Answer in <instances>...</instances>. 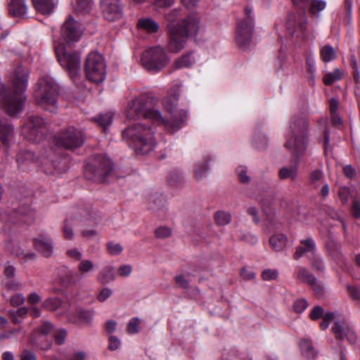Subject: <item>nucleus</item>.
<instances>
[{
    "instance_id": "obj_1",
    "label": "nucleus",
    "mask_w": 360,
    "mask_h": 360,
    "mask_svg": "<svg viewBox=\"0 0 360 360\" xmlns=\"http://www.w3.org/2000/svg\"><path fill=\"white\" fill-rule=\"evenodd\" d=\"M162 105L166 110L165 115L157 110L150 108L148 96L141 94L129 102L125 115L129 120L144 118L150 120L154 124L163 127L171 134L175 133L186 124L188 113L186 110L177 109L169 98L165 99Z\"/></svg>"
},
{
    "instance_id": "obj_2",
    "label": "nucleus",
    "mask_w": 360,
    "mask_h": 360,
    "mask_svg": "<svg viewBox=\"0 0 360 360\" xmlns=\"http://www.w3.org/2000/svg\"><path fill=\"white\" fill-rule=\"evenodd\" d=\"M308 122L302 117L295 116L290 122V130L286 136L285 147L297 160L291 165L281 167L278 169V176L281 180L290 179L295 181L299 174V158L305 152L307 147V134Z\"/></svg>"
},
{
    "instance_id": "obj_3",
    "label": "nucleus",
    "mask_w": 360,
    "mask_h": 360,
    "mask_svg": "<svg viewBox=\"0 0 360 360\" xmlns=\"http://www.w3.org/2000/svg\"><path fill=\"white\" fill-rule=\"evenodd\" d=\"M11 89H6L0 82V103L2 109L11 117H18L26 99L25 91L28 84V72L18 66L10 78Z\"/></svg>"
},
{
    "instance_id": "obj_4",
    "label": "nucleus",
    "mask_w": 360,
    "mask_h": 360,
    "mask_svg": "<svg viewBox=\"0 0 360 360\" xmlns=\"http://www.w3.org/2000/svg\"><path fill=\"white\" fill-rule=\"evenodd\" d=\"M293 4L300 6L302 11L297 13H290L286 22V27L292 36L304 39L308 37L307 32V16L305 8L309 6V12L312 15L323 11L326 7V2L323 0H292Z\"/></svg>"
},
{
    "instance_id": "obj_5",
    "label": "nucleus",
    "mask_w": 360,
    "mask_h": 360,
    "mask_svg": "<svg viewBox=\"0 0 360 360\" xmlns=\"http://www.w3.org/2000/svg\"><path fill=\"white\" fill-rule=\"evenodd\" d=\"M122 137L136 154H148L156 145L154 131L145 123H137L129 127L122 132Z\"/></svg>"
},
{
    "instance_id": "obj_6",
    "label": "nucleus",
    "mask_w": 360,
    "mask_h": 360,
    "mask_svg": "<svg viewBox=\"0 0 360 360\" xmlns=\"http://www.w3.org/2000/svg\"><path fill=\"white\" fill-rule=\"evenodd\" d=\"M323 316V321L320 323V328L326 330L330 321L334 322L332 330L336 338L343 340L345 338L351 344H354L356 340V335L350 327L345 318L337 312H327L323 314V309L320 306L314 307L309 314L311 319L316 321Z\"/></svg>"
},
{
    "instance_id": "obj_7",
    "label": "nucleus",
    "mask_w": 360,
    "mask_h": 360,
    "mask_svg": "<svg viewBox=\"0 0 360 360\" xmlns=\"http://www.w3.org/2000/svg\"><path fill=\"white\" fill-rule=\"evenodd\" d=\"M58 95V87L53 78L44 76L39 79L34 96L39 105L51 112H55Z\"/></svg>"
},
{
    "instance_id": "obj_8",
    "label": "nucleus",
    "mask_w": 360,
    "mask_h": 360,
    "mask_svg": "<svg viewBox=\"0 0 360 360\" xmlns=\"http://www.w3.org/2000/svg\"><path fill=\"white\" fill-rule=\"evenodd\" d=\"M182 26L181 29L172 27V30H168L167 48L171 53H176L181 51L186 46L189 34H196L200 29V25L195 20L191 23L184 24Z\"/></svg>"
},
{
    "instance_id": "obj_9",
    "label": "nucleus",
    "mask_w": 360,
    "mask_h": 360,
    "mask_svg": "<svg viewBox=\"0 0 360 360\" xmlns=\"http://www.w3.org/2000/svg\"><path fill=\"white\" fill-rule=\"evenodd\" d=\"M171 58L160 46L150 47L141 56L143 66L150 72H158L170 63Z\"/></svg>"
},
{
    "instance_id": "obj_10",
    "label": "nucleus",
    "mask_w": 360,
    "mask_h": 360,
    "mask_svg": "<svg viewBox=\"0 0 360 360\" xmlns=\"http://www.w3.org/2000/svg\"><path fill=\"white\" fill-rule=\"evenodd\" d=\"M54 47L60 65L68 72L72 78H75L79 74L81 68L79 53L76 51H68L63 41H54Z\"/></svg>"
},
{
    "instance_id": "obj_11",
    "label": "nucleus",
    "mask_w": 360,
    "mask_h": 360,
    "mask_svg": "<svg viewBox=\"0 0 360 360\" xmlns=\"http://www.w3.org/2000/svg\"><path fill=\"white\" fill-rule=\"evenodd\" d=\"M84 72L86 79L96 84L104 81L106 75V65L103 57L98 52L90 53L85 61Z\"/></svg>"
},
{
    "instance_id": "obj_12",
    "label": "nucleus",
    "mask_w": 360,
    "mask_h": 360,
    "mask_svg": "<svg viewBox=\"0 0 360 360\" xmlns=\"http://www.w3.org/2000/svg\"><path fill=\"white\" fill-rule=\"evenodd\" d=\"M112 169L111 160L106 155H98L91 162L86 164L84 175L87 179L103 182L112 172Z\"/></svg>"
},
{
    "instance_id": "obj_13",
    "label": "nucleus",
    "mask_w": 360,
    "mask_h": 360,
    "mask_svg": "<svg viewBox=\"0 0 360 360\" xmlns=\"http://www.w3.org/2000/svg\"><path fill=\"white\" fill-rule=\"evenodd\" d=\"M252 13L251 8L248 6L245 8V16L238 22L236 29V40L243 50L247 49L252 41L254 29Z\"/></svg>"
},
{
    "instance_id": "obj_14",
    "label": "nucleus",
    "mask_w": 360,
    "mask_h": 360,
    "mask_svg": "<svg viewBox=\"0 0 360 360\" xmlns=\"http://www.w3.org/2000/svg\"><path fill=\"white\" fill-rule=\"evenodd\" d=\"M44 134L43 120L37 116H30L22 127V135L32 142L40 141Z\"/></svg>"
},
{
    "instance_id": "obj_15",
    "label": "nucleus",
    "mask_w": 360,
    "mask_h": 360,
    "mask_svg": "<svg viewBox=\"0 0 360 360\" xmlns=\"http://www.w3.org/2000/svg\"><path fill=\"white\" fill-rule=\"evenodd\" d=\"M57 145L68 149L80 147L84 143L82 131L74 127H69L56 139Z\"/></svg>"
},
{
    "instance_id": "obj_16",
    "label": "nucleus",
    "mask_w": 360,
    "mask_h": 360,
    "mask_svg": "<svg viewBox=\"0 0 360 360\" xmlns=\"http://www.w3.org/2000/svg\"><path fill=\"white\" fill-rule=\"evenodd\" d=\"M182 11L181 8H174L165 14V18L167 22L168 30H172V27L181 29L184 24L191 23L194 20L200 25V18L197 15L191 13L186 18H183Z\"/></svg>"
},
{
    "instance_id": "obj_17",
    "label": "nucleus",
    "mask_w": 360,
    "mask_h": 360,
    "mask_svg": "<svg viewBox=\"0 0 360 360\" xmlns=\"http://www.w3.org/2000/svg\"><path fill=\"white\" fill-rule=\"evenodd\" d=\"M82 33L79 24L72 16L68 17L61 27V37L66 44L77 41Z\"/></svg>"
},
{
    "instance_id": "obj_18",
    "label": "nucleus",
    "mask_w": 360,
    "mask_h": 360,
    "mask_svg": "<svg viewBox=\"0 0 360 360\" xmlns=\"http://www.w3.org/2000/svg\"><path fill=\"white\" fill-rule=\"evenodd\" d=\"M103 15L108 21H115L122 16L120 0H101Z\"/></svg>"
},
{
    "instance_id": "obj_19",
    "label": "nucleus",
    "mask_w": 360,
    "mask_h": 360,
    "mask_svg": "<svg viewBox=\"0 0 360 360\" xmlns=\"http://www.w3.org/2000/svg\"><path fill=\"white\" fill-rule=\"evenodd\" d=\"M316 243L311 238L301 240L300 245L296 248L293 255V258L297 260L304 255H307L309 259L316 254Z\"/></svg>"
},
{
    "instance_id": "obj_20",
    "label": "nucleus",
    "mask_w": 360,
    "mask_h": 360,
    "mask_svg": "<svg viewBox=\"0 0 360 360\" xmlns=\"http://www.w3.org/2000/svg\"><path fill=\"white\" fill-rule=\"evenodd\" d=\"M77 220L91 226H96L97 222L98 214L91 205L81 207L77 210L75 216Z\"/></svg>"
},
{
    "instance_id": "obj_21",
    "label": "nucleus",
    "mask_w": 360,
    "mask_h": 360,
    "mask_svg": "<svg viewBox=\"0 0 360 360\" xmlns=\"http://www.w3.org/2000/svg\"><path fill=\"white\" fill-rule=\"evenodd\" d=\"M295 278L300 282L310 285L317 293L321 292V285L316 281V278L311 274L306 268L300 266L296 273Z\"/></svg>"
},
{
    "instance_id": "obj_22",
    "label": "nucleus",
    "mask_w": 360,
    "mask_h": 360,
    "mask_svg": "<svg viewBox=\"0 0 360 360\" xmlns=\"http://www.w3.org/2000/svg\"><path fill=\"white\" fill-rule=\"evenodd\" d=\"M34 245L43 256L49 257L53 252V242L50 238L40 236L34 239Z\"/></svg>"
},
{
    "instance_id": "obj_23",
    "label": "nucleus",
    "mask_w": 360,
    "mask_h": 360,
    "mask_svg": "<svg viewBox=\"0 0 360 360\" xmlns=\"http://www.w3.org/2000/svg\"><path fill=\"white\" fill-rule=\"evenodd\" d=\"M14 128L6 119L0 117V140L4 146H9L13 141Z\"/></svg>"
},
{
    "instance_id": "obj_24",
    "label": "nucleus",
    "mask_w": 360,
    "mask_h": 360,
    "mask_svg": "<svg viewBox=\"0 0 360 360\" xmlns=\"http://www.w3.org/2000/svg\"><path fill=\"white\" fill-rule=\"evenodd\" d=\"M198 56L194 51L188 52L176 58L173 63L175 69L189 68L195 64Z\"/></svg>"
},
{
    "instance_id": "obj_25",
    "label": "nucleus",
    "mask_w": 360,
    "mask_h": 360,
    "mask_svg": "<svg viewBox=\"0 0 360 360\" xmlns=\"http://www.w3.org/2000/svg\"><path fill=\"white\" fill-rule=\"evenodd\" d=\"M149 209L160 215L166 213L167 200L162 195L155 194L150 197L148 203Z\"/></svg>"
},
{
    "instance_id": "obj_26",
    "label": "nucleus",
    "mask_w": 360,
    "mask_h": 360,
    "mask_svg": "<svg viewBox=\"0 0 360 360\" xmlns=\"http://www.w3.org/2000/svg\"><path fill=\"white\" fill-rule=\"evenodd\" d=\"M139 30L145 32L148 34L156 33L159 30L158 24L150 18H140L136 23Z\"/></svg>"
},
{
    "instance_id": "obj_27",
    "label": "nucleus",
    "mask_w": 360,
    "mask_h": 360,
    "mask_svg": "<svg viewBox=\"0 0 360 360\" xmlns=\"http://www.w3.org/2000/svg\"><path fill=\"white\" fill-rule=\"evenodd\" d=\"M36 10L44 15L51 14L56 6V0H32Z\"/></svg>"
},
{
    "instance_id": "obj_28",
    "label": "nucleus",
    "mask_w": 360,
    "mask_h": 360,
    "mask_svg": "<svg viewBox=\"0 0 360 360\" xmlns=\"http://www.w3.org/2000/svg\"><path fill=\"white\" fill-rule=\"evenodd\" d=\"M288 237L281 233L272 235L269 238V244L272 250L276 252L283 251L287 244Z\"/></svg>"
},
{
    "instance_id": "obj_29",
    "label": "nucleus",
    "mask_w": 360,
    "mask_h": 360,
    "mask_svg": "<svg viewBox=\"0 0 360 360\" xmlns=\"http://www.w3.org/2000/svg\"><path fill=\"white\" fill-rule=\"evenodd\" d=\"M8 11L13 16H24L27 11L25 0H11Z\"/></svg>"
},
{
    "instance_id": "obj_30",
    "label": "nucleus",
    "mask_w": 360,
    "mask_h": 360,
    "mask_svg": "<svg viewBox=\"0 0 360 360\" xmlns=\"http://www.w3.org/2000/svg\"><path fill=\"white\" fill-rule=\"evenodd\" d=\"M116 278L115 269L112 265L107 264L99 272L97 280L99 283L104 284L108 283Z\"/></svg>"
},
{
    "instance_id": "obj_31",
    "label": "nucleus",
    "mask_w": 360,
    "mask_h": 360,
    "mask_svg": "<svg viewBox=\"0 0 360 360\" xmlns=\"http://www.w3.org/2000/svg\"><path fill=\"white\" fill-rule=\"evenodd\" d=\"M208 162L209 160H202L196 162L193 165V176L198 180L200 181L206 177L208 171Z\"/></svg>"
},
{
    "instance_id": "obj_32",
    "label": "nucleus",
    "mask_w": 360,
    "mask_h": 360,
    "mask_svg": "<svg viewBox=\"0 0 360 360\" xmlns=\"http://www.w3.org/2000/svg\"><path fill=\"white\" fill-rule=\"evenodd\" d=\"M34 154L30 150H22L16 156V162L19 167L24 168L34 162Z\"/></svg>"
},
{
    "instance_id": "obj_33",
    "label": "nucleus",
    "mask_w": 360,
    "mask_h": 360,
    "mask_svg": "<svg viewBox=\"0 0 360 360\" xmlns=\"http://www.w3.org/2000/svg\"><path fill=\"white\" fill-rule=\"evenodd\" d=\"M11 253L16 257H20L24 262L34 260L37 258L35 253L32 252H25L20 249L17 243L13 244Z\"/></svg>"
},
{
    "instance_id": "obj_34",
    "label": "nucleus",
    "mask_w": 360,
    "mask_h": 360,
    "mask_svg": "<svg viewBox=\"0 0 360 360\" xmlns=\"http://www.w3.org/2000/svg\"><path fill=\"white\" fill-rule=\"evenodd\" d=\"M94 267L92 261L88 259H82L77 265V270L82 276H86L94 271Z\"/></svg>"
},
{
    "instance_id": "obj_35",
    "label": "nucleus",
    "mask_w": 360,
    "mask_h": 360,
    "mask_svg": "<svg viewBox=\"0 0 360 360\" xmlns=\"http://www.w3.org/2000/svg\"><path fill=\"white\" fill-rule=\"evenodd\" d=\"M300 349L302 355L307 359L314 358L316 355V350L309 340L302 339L300 341Z\"/></svg>"
},
{
    "instance_id": "obj_36",
    "label": "nucleus",
    "mask_w": 360,
    "mask_h": 360,
    "mask_svg": "<svg viewBox=\"0 0 360 360\" xmlns=\"http://www.w3.org/2000/svg\"><path fill=\"white\" fill-rule=\"evenodd\" d=\"M336 51L330 45L323 46L320 49V56L324 63H329L336 58Z\"/></svg>"
},
{
    "instance_id": "obj_37",
    "label": "nucleus",
    "mask_w": 360,
    "mask_h": 360,
    "mask_svg": "<svg viewBox=\"0 0 360 360\" xmlns=\"http://www.w3.org/2000/svg\"><path fill=\"white\" fill-rule=\"evenodd\" d=\"M113 115L112 112H108L105 114H101L98 117H94L93 120L101 127L106 131L107 128L111 124L112 122Z\"/></svg>"
},
{
    "instance_id": "obj_38",
    "label": "nucleus",
    "mask_w": 360,
    "mask_h": 360,
    "mask_svg": "<svg viewBox=\"0 0 360 360\" xmlns=\"http://www.w3.org/2000/svg\"><path fill=\"white\" fill-rule=\"evenodd\" d=\"M39 161L41 169L46 174H54V169H60L58 165L47 157H41Z\"/></svg>"
},
{
    "instance_id": "obj_39",
    "label": "nucleus",
    "mask_w": 360,
    "mask_h": 360,
    "mask_svg": "<svg viewBox=\"0 0 360 360\" xmlns=\"http://www.w3.org/2000/svg\"><path fill=\"white\" fill-rule=\"evenodd\" d=\"M214 219L217 225L226 226L231 221V214L224 210H219L214 214Z\"/></svg>"
},
{
    "instance_id": "obj_40",
    "label": "nucleus",
    "mask_w": 360,
    "mask_h": 360,
    "mask_svg": "<svg viewBox=\"0 0 360 360\" xmlns=\"http://www.w3.org/2000/svg\"><path fill=\"white\" fill-rule=\"evenodd\" d=\"M76 316L77 321L80 323L89 325L91 323L93 320L94 311L91 310L77 309L76 311Z\"/></svg>"
},
{
    "instance_id": "obj_41",
    "label": "nucleus",
    "mask_w": 360,
    "mask_h": 360,
    "mask_svg": "<svg viewBox=\"0 0 360 360\" xmlns=\"http://www.w3.org/2000/svg\"><path fill=\"white\" fill-rule=\"evenodd\" d=\"M323 171L320 169H316L309 173V183L314 188H317L323 182Z\"/></svg>"
},
{
    "instance_id": "obj_42",
    "label": "nucleus",
    "mask_w": 360,
    "mask_h": 360,
    "mask_svg": "<svg viewBox=\"0 0 360 360\" xmlns=\"http://www.w3.org/2000/svg\"><path fill=\"white\" fill-rule=\"evenodd\" d=\"M306 65L307 72L311 75L310 80L313 84H314V75L316 72V60L314 58V54L311 51L309 52L306 56Z\"/></svg>"
},
{
    "instance_id": "obj_43",
    "label": "nucleus",
    "mask_w": 360,
    "mask_h": 360,
    "mask_svg": "<svg viewBox=\"0 0 360 360\" xmlns=\"http://www.w3.org/2000/svg\"><path fill=\"white\" fill-rule=\"evenodd\" d=\"M62 302L58 297H50L45 300L42 303V307L49 311H55L61 306Z\"/></svg>"
},
{
    "instance_id": "obj_44",
    "label": "nucleus",
    "mask_w": 360,
    "mask_h": 360,
    "mask_svg": "<svg viewBox=\"0 0 360 360\" xmlns=\"http://www.w3.org/2000/svg\"><path fill=\"white\" fill-rule=\"evenodd\" d=\"M342 72L339 69H335L331 72H328L324 75L323 82L326 85H331L333 82L340 79Z\"/></svg>"
},
{
    "instance_id": "obj_45",
    "label": "nucleus",
    "mask_w": 360,
    "mask_h": 360,
    "mask_svg": "<svg viewBox=\"0 0 360 360\" xmlns=\"http://www.w3.org/2000/svg\"><path fill=\"white\" fill-rule=\"evenodd\" d=\"M238 179L242 184L249 183L250 178L248 175V169L245 166H238L236 170Z\"/></svg>"
},
{
    "instance_id": "obj_46",
    "label": "nucleus",
    "mask_w": 360,
    "mask_h": 360,
    "mask_svg": "<svg viewBox=\"0 0 360 360\" xmlns=\"http://www.w3.org/2000/svg\"><path fill=\"white\" fill-rule=\"evenodd\" d=\"M18 212L20 215L27 217V219L23 221L24 222L30 223L33 221L35 212L30 206L26 205L25 207H20Z\"/></svg>"
},
{
    "instance_id": "obj_47",
    "label": "nucleus",
    "mask_w": 360,
    "mask_h": 360,
    "mask_svg": "<svg viewBox=\"0 0 360 360\" xmlns=\"http://www.w3.org/2000/svg\"><path fill=\"white\" fill-rule=\"evenodd\" d=\"M28 308L26 307H22L19 309H18L15 311H11L10 314L12 316L13 321L15 323H17L19 322V320L18 317L20 318H24L26 316L27 314L28 313Z\"/></svg>"
},
{
    "instance_id": "obj_48",
    "label": "nucleus",
    "mask_w": 360,
    "mask_h": 360,
    "mask_svg": "<svg viewBox=\"0 0 360 360\" xmlns=\"http://www.w3.org/2000/svg\"><path fill=\"white\" fill-rule=\"evenodd\" d=\"M268 143V140L264 135L259 134L258 136H255L252 141V144L254 146L258 149L264 148Z\"/></svg>"
},
{
    "instance_id": "obj_49",
    "label": "nucleus",
    "mask_w": 360,
    "mask_h": 360,
    "mask_svg": "<svg viewBox=\"0 0 360 360\" xmlns=\"http://www.w3.org/2000/svg\"><path fill=\"white\" fill-rule=\"evenodd\" d=\"M77 1V11L83 13H89L91 9L92 2L90 0H76Z\"/></svg>"
},
{
    "instance_id": "obj_50",
    "label": "nucleus",
    "mask_w": 360,
    "mask_h": 360,
    "mask_svg": "<svg viewBox=\"0 0 360 360\" xmlns=\"http://www.w3.org/2000/svg\"><path fill=\"white\" fill-rule=\"evenodd\" d=\"M121 345V340L117 336L112 335L109 336L108 348L110 351H116L119 349Z\"/></svg>"
},
{
    "instance_id": "obj_51",
    "label": "nucleus",
    "mask_w": 360,
    "mask_h": 360,
    "mask_svg": "<svg viewBox=\"0 0 360 360\" xmlns=\"http://www.w3.org/2000/svg\"><path fill=\"white\" fill-rule=\"evenodd\" d=\"M309 259L311 261L312 267L314 269L319 271H322L324 270L325 265L323 264V262L321 259V258L316 255V253L314 255V256H312Z\"/></svg>"
},
{
    "instance_id": "obj_52",
    "label": "nucleus",
    "mask_w": 360,
    "mask_h": 360,
    "mask_svg": "<svg viewBox=\"0 0 360 360\" xmlns=\"http://www.w3.org/2000/svg\"><path fill=\"white\" fill-rule=\"evenodd\" d=\"M308 306L307 301L304 299H297L294 302L293 309L297 313H302Z\"/></svg>"
},
{
    "instance_id": "obj_53",
    "label": "nucleus",
    "mask_w": 360,
    "mask_h": 360,
    "mask_svg": "<svg viewBox=\"0 0 360 360\" xmlns=\"http://www.w3.org/2000/svg\"><path fill=\"white\" fill-rule=\"evenodd\" d=\"M63 237L66 240H72L75 238V233L72 226L66 221L63 227Z\"/></svg>"
},
{
    "instance_id": "obj_54",
    "label": "nucleus",
    "mask_w": 360,
    "mask_h": 360,
    "mask_svg": "<svg viewBox=\"0 0 360 360\" xmlns=\"http://www.w3.org/2000/svg\"><path fill=\"white\" fill-rule=\"evenodd\" d=\"M108 252L111 255H118L122 252V247L120 243L109 242L107 243Z\"/></svg>"
},
{
    "instance_id": "obj_55",
    "label": "nucleus",
    "mask_w": 360,
    "mask_h": 360,
    "mask_svg": "<svg viewBox=\"0 0 360 360\" xmlns=\"http://www.w3.org/2000/svg\"><path fill=\"white\" fill-rule=\"evenodd\" d=\"M141 320L139 318H132L127 326V332L130 334H136L139 332V326Z\"/></svg>"
},
{
    "instance_id": "obj_56",
    "label": "nucleus",
    "mask_w": 360,
    "mask_h": 360,
    "mask_svg": "<svg viewBox=\"0 0 360 360\" xmlns=\"http://www.w3.org/2000/svg\"><path fill=\"white\" fill-rule=\"evenodd\" d=\"M155 233L159 238H166L172 235V230L166 226H160L156 229Z\"/></svg>"
},
{
    "instance_id": "obj_57",
    "label": "nucleus",
    "mask_w": 360,
    "mask_h": 360,
    "mask_svg": "<svg viewBox=\"0 0 360 360\" xmlns=\"http://www.w3.org/2000/svg\"><path fill=\"white\" fill-rule=\"evenodd\" d=\"M287 65L288 63L285 55L278 56L274 63L275 68L278 72L284 70L287 67Z\"/></svg>"
},
{
    "instance_id": "obj_58",
    "label": "nucleus",
    "mask_w": 360,
    "mask_h": 360,
    "mask_svg": "<svg viewBox=\"0 0 360 360\" xmlns=\"http://www.w3.org/2000/svg\"><path fill=\"white\" fill-rule=\"evenodd\" d=\"M112 294V291L109 288H103L101 290L97 295V300L100 302H105L108 298H109Z\"/></svg>"
},
{
    "instance_id": "obj_59",
    "label": "nucleus",
    "mask_w": 360,
    "mask_h": 360,
    "mask_svg": "<svg viewBox=\"0 0 360 360\" xmlns=\"http://www.w3.org/2000/svg\"><path fill=\"white\" fill-rule=\"evenodd\" d=\"M67 336V331L65 329H58L54 334L55 340L57 344L63 345L65 342Z\"/></svg>"
},
{
    "instance_id": "obj_60",
    "label": "nucleus",
    "mask_w": 360,
    "mask_h": 360,
    "mask_svg": "<svg viewBox=\"0 0 360 360\" xmlns=\"http://www.w3.org/2000/svg\"><path fill=\"white\" fill-rule=\"evenodd\" d=\"M262 276L265 281L275 280L278 276V271L276 269H265L263 271Z\"/></svg>"
},
{
    "instance_id": "obj_61",
    "label": "nucleus",
    "mask_w": 360,
    "mask_h": 360,
    "mask_svg": "<svg viewBox=\"0 0 360 360\" xmlns=\"http://www.w3.org/2000/svg\"><path fill=\"white\" fill-rule=\"evenodd\" d=\"M131 271L132 267L129 264L121 265L117 269L118 274L122 277H128Z\"/></svg>"
},
{
    "instance_id": "obj_62",
    "label": "nucleus",
    "mask_w": 360,
    "mask_h": 360,
    "mask_svg": "<svg viewBox=\"0 0 360 360\" xmlns=\"http://www.w3.org/2000/svg\"><path fill=\"white\" fill-rule=\"evenodd\" d=\"M175 282L179 287L188 289L189 287V281L186 279L184 275H179L175 277Z\"/></svg>"
},
{
    "instance_id": "obj_63",
    "label": "nucleus",
    "mask_w": 360,
    "mask_h": 360,
    "mask_svg": "<svg viewBox=\"0 0 360 360\" xmlns=\"http://www.w3.org/2000/svg\"><path fill=\"white\" fill-rule=\"evenodd\" d=\"M24 302L25 297L20 293L15 294L11 298V304L13 307H18L22 304Z\"/></svg>"
},
{
    "instance_id": "obj_64",
    "label": "nucleus",
    "mask_w": 360,
    "mask_h": 360,
    "mask_svg": "<svg viewBox=\"0 0 360 360\" xmlns=\"http://www.w3.org/2000/svg\"><path fill=\"white\" fill-rule=\"evenodd\" d=\"M68 255L75 260L80 261L82 259V253L79 250L78 248H73L68 250Z\"/></svg>"
}]
</instances>
